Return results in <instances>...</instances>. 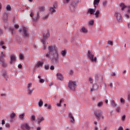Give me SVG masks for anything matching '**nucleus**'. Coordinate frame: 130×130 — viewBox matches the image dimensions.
Instances as JSON below:
<instances>
[{"label":"nucleus","mask_w":130,"mask_h":130,"mask_svg":"<svg viewBox=\"0 0 130 130\" xmlns=\"http://www.w3.org/2000/svg\"><path fill=\"white\" fill-rule=\"evenodd\" d=\"M39 10L41 11V12H43L45 11V7L43 6H41L39 7Z\"/></svg>","instance_id":"nucleus-40"},{"label":"nucleus","mask_w":130,"mask_h":130,"mask_svg":"<svg viewBox=\"0 0 130 130\" xmlns=\"http://www.w3.org/2000/svg\"><path fill=\"white\" fill-rule=\"evenodd\" d=\"M45 70H49V66L48 64L45 65Z\"/></svg>","instance_id":"nucleus-51"},{"label":"nucleus","mask_w":130,"mask_h":130,"mask_svg":"<svg viewBox=\"0 0 130 130\" xmlns=\"http://www.w3.org/2000/svg\"><path fill=\"white\" fill-rule=\"evenodd\" d=\"M62 102H63V100H60L59 101V103H58L56 104L57 106L58 107H60V106H61V103Z\"/></svg>","instance_id":"nucleus-36"},{"label":"nucleus","mask_w":130,"mask_h":130,"mask_svg":"<svg viewBox=\"0 0 130 130\" xmlns=\"http://www.w3.org/2000/svg\"><path fill=\"white\" fill-rule=\"evenodd\" d=\"M48 50L49 52L45 54V57L47 58H50L52 61L55 63H58V61L59 60V54L56 45H53L49 46L48 47Z\"/></svg>","instance_id":"nucleus-1"},{"label":"nucleus","mask_w":130,"mask_h":130,"mask_svg":"<svg viewBox=\"0 0 130 130\" xmlns=\"http://www.w3.org/2000/svg\"><path fill=\"white\" fill-rule=\"evenodd\" d=\"M9 30L12 32V34H14V28H13V27H10V28H9Z\"/></svg>","instance_id":"nucleus-50"},{"label":"nucleus","mask_w":130,"mask_h":130,"mask_svg":"<svg viewBox=\"0 0 130 130\" xmlns=\"http://www.w3.org/2000/svg\"><path fill=\"white\" fill-rule=\"evenodd\" d=\"M88 25L89 26H93L94 25V19H91L88 22Z\"/></svg>","instance_id":"nucleus-32"},{"label":"nucleus","mask_w":130,"mask_h":130,"mask_svg":"<svg viewBox=\"0 0 130 130\" xmlns=\"http://www.w3.org/2000/svg\"><path fill=\"white\" fill-rule=\"evenodd\" d=\"M52 107V106H51V105H50V104H49V105H48V108H47V109H51V108Z\"/></svg>","instance_id":"nucleus-54"},{"label":"nucleus","mask_w":130,"mask_h":130,"mask_svg":"<svg viewBox=\"0 0 130 130\" xmlns=\"http://www.w3.org/2000/svg\"><path fill=\"white\" fill-rule=\"evenodd\" d=\"M127 25L128 28H130V23H129V22H128V23H127Z\"/></svg>","instance_id":"nucleus-62"},{"label":"nucleus","mask_w":130,"mask_h":130,"mask_svg":"<svg viewBox=\"0 0 130 130\" xmlns=\"http://www.w3.org/2000/svg\"><path fill=\"white\" fill-rule=\"evenodd\" d=\"M94 115L97 119L99 120L100 119H102V120H104L105 117L104 115L102 114V112L101 111H96L94 112Z\"/></svg>","instance_id":"nucleus-7"},{"label":"nucleus","mask_w":130,"mask_h":130,"mask_svg":"<svg viewBox=\"0 0 130 130\" xmlns=\"http://www.w3.org/2000/svg\"><path fill=\"white\" fill-rule=\"evenodd\" d=\"M120 7L121 8V11H124V10H125V9H126V8H127V6L125 5H124V4L123 3H121L120 5Z\"/></svg>","instance_id":"nucleus-25"},{"label":"nucleus","mask_w":130,"mask_h":130,"mask_svg":"<svg viewBox=\"0 0 130 130\" xmlns=\"http://www.w3.org/2000/svg\"><path fill=\"white\" fill-rule=\"evenodd\" d=\"M125 119V116H123L122 117V120H124Z\"/></svg>","instance_id":"nucleus-63"},{"label":"nucleus","mask_w":130,"mask_h":130,"mask_svg":"<svg viewBox=\"0 0 130 130\" xmlns=\"http://www.w3.org/2000/svg\"><path fill=\"white\" fill-rule=\"evenodd\" d=\"M127 101H128V102H130V93H129L128 95H127Z\"/></svg>","instance_id":"nucleus-53"},{"label":"nucleus","mask_w":130,"mask_h":130,"mask_svg":"<svg viewBox=\"0 0 130 130\" xmlns=\"http://www.w3.org/2000/svg\"><path fill=\"white\" fill-rule=\"evenodd\" d=\"M80 32H81V33H83V34H87L88 32L89 31L88 30V29L86 27L82 26L80 29Z\"/></svg>","instance_id":"nucleus-16"},{"label":"nucleus","mask_w":130,"mask_h":130,"mask_svg":"<svg viewBox=\"0 0 130 130\" xmlns=\"http://www.w3.org/2000/svg\"><path fill=\"white\" fill-rule=\"evenodd\" d=\"M108 45H110V46H113V42L112 41H108Z\"/></svg>","instance_id":"nucleus-39"},{"label":"nucleus","mask_w":130,"mask_h":130,"mask_svg":"<svg viewBox=\"0 0 130 130\" xmlns=\"http://www.w3.org/2000/svg\"><path fill=\"white\" fill-rule=\"evenodd\" d=\"M68 116H69L70 122H71V123H75V117H74V115H73V113H69Z\"/></svg>","instance_id":"nucleus-13"},{"label":"nucleus","mask_w":130,"mask_h":130,"mask_svg":"<svg viewBox=\"0 0 130 130\" xmlns=\"http://www.w3.org/2000/svg\"><path fill=\"white\" fill-rule=\"evenodd\" d=\"M38 106L39 107H42L43 106V101L42 100H40V101L38 102Z\"/></svg>","instance_id":"nucleus-30"},{"label":"nucleus","mask_w":130,"mask_h":130,"mask_svg":"<svg viewBox=\"0 0 130 130\" xmlns=\"http://www.w3.org/2000/svg\"><path fill=\"white\" fill-rule=\"evenodd\" d=\"M50 36V35L49 34V31L48 30H47L44 34H43V38L42 40V43L44 44V49L45 50L46 49V46H45V43H46V39H48V38H49V37Z\"/></svg>","instance_id":"nucleus-4"},{"label":"nucleus","mask_w":130,"mask_h":130,"mask_svg":"<svg viewBox=\"0 0 130 130\" xmlns=\"http://www.w3.org/2000/svg\"><path fill=\"white\" fill-rule=\"evenodd\" d=\"M103 5L104 7H105L107 5V1L104 2Z\"/></svg>","instance_id":"nucleus-55"},{"label":"nucleus","mask_w":130,"mask_h":130,"mask_svg":"<svg viewBox=\"0 0 130 130\" xmlns=\"http://www.w3.org/2000/svg\"><path fill=\"white\" fill-rule=\"evenodd\" d=\"M0 63L2 64V67L4 68L8 67V64H7L5 60H0Z\"/></svg>","instance_id":"nucleus-22"},{"label":"nucleus","mask_w":130,"mask_h":130,"mask_svg":"<svg viewBox=\"0 0 130 130\" xmlns=\"http://www.w3.org/2000/svg\"><path fill=\"white\" fill-rule=\"evenodd\" d=\"M98 107H102L103 106V102H100L98 103L97 105Z\"/></svg>","instance_id":"nucleus-35"},{"label":"nucleus","mask_w":130,"mask_h":130,"mask_svg":"<svg viewBox=\"0 0 130 130\" xmlns=\"http://www.w3.org/2000/svg\"><path fill=\"white\" fill-rule=\"evenodd\" d=\"M0 46L4 50L7 49V47L6 46V45H5V42L4 41H1L0 42Z\"/></svg>","instance_id":"nucleus-24"},{"label":"nucleus","mask_w":130,"mask_h":130,"mask_svg":"<svg viewBox=\"0 0 130 130\" xmlns=\"http://www.w3.org/2000/svg\"><path fill=\"white\" fill-rule=\"evenodd\" d=\"M87 58L93 63H97V57L94 55L92 50H88L87 53Z\"/></svg>","instance_id":"nucleus-2"},{"label":"nucleus","mask_w":130,"mask_h":130,"mask_svg":"<svg viewBox=\"0 0 130 130\" xmlns=\"http://www.w3.org/2000/svg\"><path fill=\"white\" fill-rule=\"evenodd\" d=\"M24 117H25V113L21 114L19 115V118H20V119H21L22 120H24Z\"/></svg>","instance_id":"nucleus-33"},{"label":"nucleus","mask_w":130,"mask_h":130,"mask_svg":"<svg viewBox=\"0 0 130 130\" xmlns=\"http://www.w3.org/2000/svg\"><path fill=\"white\" fill-rule=\"evenodd\" d=\"M122 11H116L114 13V17L117 22H122Z\"/></svg>","instance_id":"nucleus-6"},{"label":"nucleus","mask_w":130,"mask_h":130,"mask_svg":"<svg viewBox=\"0 0 130 130\" xmlns=\"http://www.w3.org/2000/svg\"><path fill=\"white\" fill-rule=\"evenodd\" d=\"M118 130H123V127H122V126H120L118 127Z\"/></svg>","instance_id":"nucleus-61"},{"label":"nucleus","mask_w":130,"mask_h":130,"mask_svg":"<svg viewBox=\"0 0 130 130\" xmlns=\"http://www.w3.org/2000/svg\"><path fill=\"white\" fill-rule=\"evenodd\" d=\"M95 18H99V15H100V10H97L95 13L94 14Z\"/></svg>","instance_id":"nucleus-31"},{"label":"nucleus","mask_w":130,"mask_h":130,"mask_svg":"<svg viewBox=\"0 0 130 130\" xmlns=\"http://www.w3.org/2000/svg\"><path fill=\"white\" fill-rule=\"evenodd\" d=\"M15 117H16V113H15V112L14 111L11 112L10 114V118H11V119H14Z\"/></svg>","instance_id":"nucleus-27"},{"label":"nucleus","mask_w":130,"mask_h":130,"mask_svg":"<svg viewBox=\"0 0 130 130\" xmlns=\"http://www.w3.org/2000/svg\"><path fill=\"white\" fill-rule=\"evenodd\" d=\"M5 124H6V121H5V120H2V125H5Z\"/></svg>","instance_id":"nucleus-56"},{"label":"nucleus","mask_w":130,"mask_h":130,"mask_svg":"<svg viewBox=\"0 0 130 130\" xmlns=\"http://www.w3.org/2000/svg\"><path fill=\"white\" fill-rule=\"evenodd\" d=\"M116 110L117 112H119V111H120V107H118L116 108Z\"/></svg>","instance_id":"nucleus-52"},{"label":"nucleus","mask_w":130,"mask_h":130,"mask_svg":"<svg viewBox=\"0 0 130 130\" xmlns=\"http://www.w3.org/2000/svg\"><path fill=\"white\" fill-rule=\"evenodd\" d=\"M77 8V4L76 3H72L70 6V11L71 12H75Z\"/></svg>","instance_id":"nucleus-15"},{"label":"nucleus","mask_w":130,"mask_h":130,"mask_svg":"<svg viewBox=\"0 0 130 130\" xmlns=\"http://www.w3.org/2000/svg\"><path fill=\"white\" fill-rule=\"evenodd\" d=\"M67 50H63L61 51V55L63 58L67 57Z\"/></svg>","instance_id":"nucleus-21"},{"label":"nucleus","mask_w":130,"mask_h":130,"mask_svg":"<svg viewBox=\"0 0 130 130\" xmlns=\"http://www.w3.org/2000/svg\"><path fill=\"white\" fill-rule=\"evenodd\" d=\"M44 64V61H39L36 65V68H42Z\"/></svg>","instance_id":"nucleus-18"},{"label":"nucleus","mask_w":130,"mask_h":130,"mask_svg":"<svg viewBox=\"0 0 130 130\" xmlns=\"http://www.w3.org/2000/svg\"><path fill=\"white\" fill-rule=\"evenodd\" d=\"M4 57H6V54L4 53V52L2 51L1 55L0 56V60H5L4 58Z\"/></svg>","instance_id":"nucleus-28"},{"label":"nucleus","mask_w":130,"mask_h":130,"mask_svg":"<svg viewBox=\"0 0 130 130\" xmlns=\"http://www.w3.org/2000/svg\"><path fill=\"white\" fill-rule=\"evenodd\" d=\"M10 64H13L14 62L17 61V57H16V55L12 54L10 55Z\"/></svg>","instance_id":"nucleus-11"},{"label":"nucleus","mask_w":130,"mask_h":130,"mask_svg":"<svg viewBox=\"0 0 130 130\" xmlns=\"http://www.w3.org/2000/svg\"><path fill=\"white\" fill-rule=\"evenodd\" d=\"M56 3H55L53 7H51L49 8L50 12L51 14H54L56 12V10H55V9H56Z\"/></svg>","instance_id":"nucleus-14"},{"label":"nucleus","mask_w":130,"mask_h":130,"mask_svg":"<svg viewBox=\"0 0 130 130\" xmlns=\"http://www.w3.org/2000/svg\"><path fill=\"white\" fill-rule=\"evenodd\" d=\"M33 84L31 82L28 83L26 85V89L27 91V94L31 95L34 91V88H31Z\"/></svg>","instance_id":"nucleus-8"},{"label":"nucleus","mask_w":130,"mask_h":130,"mask_svg":"<svg viewBox=\"0 0 130 130\" xmlns=\"http://www.w3.org/2000/svg\"><path fill=\"white\" fill-rule=\"evenodd\" d=\"M3 20H4V21H7V20H8V14L5 13L4 15V17H3Z\"/></svg>","instance_id":"nucleus-37"},{"label":"nucleus","mask_w":130,"mask_h":130,"mask_svg":"<svg viewBox=\"0 0 130 130\" xmlns=\"http://www.w3.org/2000/svg\"><path fill=\"white\" fill-rule=\"evenodd\" d=\"M94 86H96V89H98V85H97V84H96V85H94ZM93 87L92 88H90V92H94V88L95 87Z\"/></svg>","instance_id":"nucleus-38"},{"label":"nucleus","mask_w":130,"mask_h":130,"mask_svg":"<svg viewBox=\"0 0 130 130\" xmlns=\"http://www.w3.org/2000/svg\"><path fill=\"white\" fill-rule=\"evenodd\" d=\"M50 70H54V66L52 65V66L50 67Z\"/></svg>","instance_id":"nucleus-58"},{"label":"nucleus","mask_w":130,"mask_h":130,"mask_svg":"<svg viewBox=\"0 0 130 130\" xmlns=\"http://www.w3.org/2000/svg\"><path fill=\"white\" fill-rule=\"evenodd\" d=\"M68 87L71 91L76 92L77 90V82L75 81H70L69 82Z\"/></svg>","instance_id":"nucleus-5"},{"label":"nucleus","mask_w":130,"mask_h":130,"mask_svg":"<svg viewBox=\"0 0 130 130\" xmlns=\"http://www.w3.org/2000/svg\"><path fill=\"white\" fill-rule=\"evenodd\" d=\"M95 78L96 80H98V78H99V75L95 74Z\"/></svg>","instance_id":"nucleus-57"},{"label":"nucleus","mask_w":130,"mask_h":130,"mask_svg":"<svg viewBox=\"0 0 130 130\" xmlns=\"http://www.w3.org/2000/svg\"><path fill=\"white\" fill-rule=\"evenodd\" d=\"M57 78L59 81H63V76L61 73H57Z\"/></svg>","instance_id":"nucleus-20"},{"label":"nucleus","mask_w":130,"mask_h":130,"mask_svg":"<svg viewBox=\"0 0 130 130\" xmlns=\"http://www.w3.org/2000/svg\"><path fill=\"white\" fill-rule=\"evenodd\" d=\"M89 81L90 84H93V79L91 77L89 78Z\"/></svg>","instance_id":"nucleus-49"},{"label":"nucleus","mask_w":130,"mask_h":130,"mask_svg":"<svg viewBox=\"0 0 130 130\" xmlns=\"http://www.w3.org/2000/svg\"><path fill=\"white\" fill-rule=\"evenodd\" d=\"M14 27L15 28V29H17V28H19V25L15 24L14 25Z\"/></svg>","instance_id":"nucleus-60"},{"label":"nucleus","mask_w":130,"mask_h":130,"mask_svg":"<svg viewBox=\"0 0 130 130\" xmlns=\"http://www.w3.org/2000/svg\"><path fill=\"white\" fill-rule=\"evenodd\" d=\"M39 12H38L37 14H36L35 16H34V13L33 12H31L30 14V17L32 18L33 22H37V21H38V20L39 19Z\"/></svg>","instance_id":"nucleus-9"},{"label":"nucleus","mask_w":130,"mask_h":130,"mask_svg":"<svg viewBox=\"0 0 130 130\" xmlns=\"http://www.w3.org/2000/svg\"><path fill=\"white\" fill-rule=\"evenodd\" d=\"M6 127H7V128H9L10 127H11V124H10V123H7L5 125Z\"/></svg>","instance_id":"nucleus-43"},{"label":"nucleus","mask_w":130,"mask_h":130,"mask_svg":"<svg viewBox=\"0 0 130 130\" xmlns=\"http://www.w3.org/2000/svg\"><path fill=\"white\" fill-rule=\"evenodd\" d=\"M69 74L70 75V76H73V75H74V71L72 70H70Z\"/></svg>","instance_id":"nucleus-41"},{"label":"nucleus","mask_w":130,"mask_h":130,"mask_svg":"<svg viewBox=\"0 0 130 130\" xmlns=\"http://www.w3.org/2000/svg\"><path fill=\"white\" fill-rule=\"evenodd\" d=\"M11 6L10 5H8L6 7V9L7 11H11Z\"/></svg>","instance_id":"nucleus-44"},{"label":"nucleus","mask_w":130,"mask_h":130,"mask_svg":"<svg viewBox=\"0 0 130 130\" xmlns=\"http://www.w3.org/2000/svg\"><path fill=\"white\" fill-rule=\"evenodd\" d=\"M22 32L23 33L24 37H29V32H28V29L24 26L22 27Z\"/></svg>","instance_id":"nucleus-12"},{"label":"nucleus","mask_w":130,"mask_h":130,"mask_svg":"<svg viewBox=\"0 0 130 130\" xmlns=\"http://www.w3.org/2000/svg\"><path fill=\"white\" fill-rule=\"evenodd\" d=\"M37 130H41V128L40 127H38Z\"/></svg>","instance_id":"nucleus-64"},{"label":"nucleus","mask_w":130,"mask_h":130,"mask_svg":"<svg viewBox=\"0 0 130 130\" xmlns=\"http://www.w3.org/2000/svg\"><path fill=\"white\" fill-rule=\"evenodd\" d=\"M21 128L22 130H30L31 129V126H30V125L28 123H24L21 124Z\"/></svg>","instance_id":"nucleus-10"},{"label":"nucleus","mask_w":130,"mask_h":130,"mask_svg":"<svg viewBox=\"0 0 130 130\" xmlns=\"http://www.w3.org/2000/svg\"><path fill=\"white\" fill-rule=\"evenodd\" d=\"M19 58L20 59H23V58H24V55H23V54H22V53H20L19 54Z\"/></svg>","instance_id":"nucleus-42"},{"label":"nucleus","mask_w":130,"mask_h":130,"mask_svg":"<svg viewBox=\"0 0 130 130\" xmlns=\"http://www.w3.org/2000/svg\"><path fill=\"white\" fill-rule=\"evenodd\" d=\"M120 101L121 103H123V104H124V103L125 102V100H124V99L122 98L120 99Z\"/></svg>","instance_id":"nucleus-45"},{"label":"nucleus","mask_w":130,"mask_h":130,"mask_svg":"<svg viewBox=\"0 0 130 130\" xmlns=\"http://www.w3.org/2000/svg\"><path fill=\"white\" fill-rule=\"evenodd\" d=\"M111 104L112 107H116V106H117V104H116V103H115L114 100H111Z\"/></svg>","instance_id":"nucleus-26"},{"label":"nucleus","mask_w":130,"mask_h":130,"mask_svg":"<svg viewBox=\"0 0 130 130\" xmlns=\"http://www.w3.org/2000/svg\"><path fill=\"white\" fill-rule=\"evenodd\" d=\"M130 13H125L123 15V18L124 19H125V20H129L130 19Z\"/></svg>","instance_id":"nucleus-23"},{"label":"nucleus","mask_w":130,"mask_h":130,"mask_svg":"<svg viewBox=\"0 0 130 130\" xmlns=\"http://www.w3.org/2000/svg\"><path fill=\"white\" fill-rule=\"evenodd\" d=\"M36 119V117L35 116V115H32L31 117L30 118L31 121H35Z\"/></svg>","instance_id":"nucleus-34"},{"label":"nucleus","mask_w":130,"mask_h":130,"mask_svg":"<svg viewBox=\"0 0 130 130\" xmlns=\"http://www.w3.org/2000/svg\"><path fill=\"white\" fill-rule=\"evenodd\" d=\"M37 121L38 122V124H41V122H42V121H44V117L42 116L38 117L37 118Z\"/></svg>","instance_id":"nucleus-17"},{"label":"nucleus","mask_w":130,"mask_h":130,"mask_svg":"<svg viewBox=\"0 0 130 130\" xmlns=\"http://www.w3.org/2000/svg\"><path fill=\"white\" fill-rule=\"evenodd\" d=\"M18 69H22V64H18Z\"/></svg>","instance_id":"nucleus-59"},{"label":"nucleus","mask_w":130,"mask_h":130,"mask_svg":"<svg viewBox=\"0 0 130 130\" xmlns=\"http://www.w3.org/2000/svg\"><path fill=\"white\" fill-rule=\"evenodd\" d=\"M49 16V15L48 14H47V15H46L45 16H44V17H43V19L44 20H46V19H47Z\"/></svg>","instance_id":"nucleus-47"},{"label":"nucleus","mask_w":130,"mask_h":130,"mask_svg":"<svg viewBox=\"0 0 130 130\" xmlns=\"http://www.w3.org/2000/svg\"><path fill=\"white\" fill-rule=\"evenodd\" d=\"M126 8L127 9V13L130 14V6H127Z\"/></svg>","instance_id":"nucleus-46"},{"label":"nucleus","mask_w":130,"mask_h":130,"mask_svg":"<svg viewBox=\"0 0 130 130\" xmlns=\"http://www.w3.org/2000/svg\"><path fill=\"white\" fill-rule=\"evenodd\" d=\"M70 1L71 0H64L63 4H64V5H67V4H68V3H70Z\"/></svg>","instance_id":"nucleus-48"},{"label":"nucleus","mask_w":130,"mask_h":130,"mask_svg":"<svg viewBox=\"0 0 130 130\" xmlns=\"http://www.w3.org/2000/svg\"><path fill=\"white\" fill-rule=\"evenodd\" d=\"M1 74H2V76H3V77L5 78V79L8 78V74L7 73V71H6L5 69L2 70Z\"/></svg>","instance_id":"nucleus-19"},{"label":"nucleus","mask_w":130,"mask_h":130,"mask_svg":"<svg viewBox=\"0 0 130 130\" xmlns=\"http://www.w3.org/2000/svg\"><path fill=\"white\" fill-rule=\"evenodd\" d=\"M100 3V0H93V5L94 6V9H88L87 11V14H89L90 15H94V14H95V9H97V6L99 5Z\"/></svg>","instance_id":"nucleus-3"},{"label":"nucleus","mask_w":130,"mask_h":130,"mask_svg":"<svg viewBox=\"0 0 130 130\" xmlns=\"http://www.w3.org/2000/svg\"><path fill=\"white\" fill-rule=\"evenodd\" d=\"M38 78L39 80V82H40V84H43L44 83V82H45V80L44 79L41 78V76H38Z\"/></svg>","instance_id":"nucleus-29"}]
</instances>
